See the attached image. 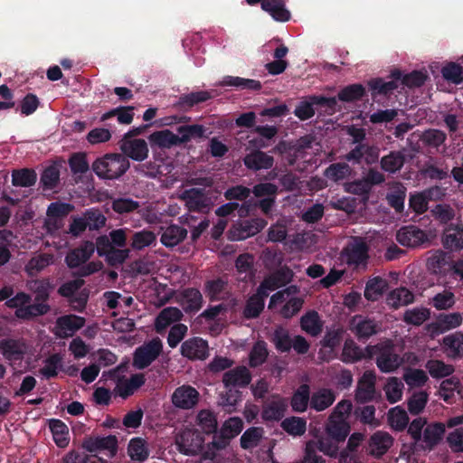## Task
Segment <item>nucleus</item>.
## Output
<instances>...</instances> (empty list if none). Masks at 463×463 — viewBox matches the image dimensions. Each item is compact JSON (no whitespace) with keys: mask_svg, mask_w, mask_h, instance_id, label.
<instances>
[{"mask_svg":"<svg viewBox=\"0 0 463 463\" xmlns=\"http://www.w3.org/2000/svg\"><path fill=\"white\" fill-rule=\"evenodd\" d=\"M367 357L375 356V364L382 373H392L402 364L403 358L396 353L395 345L392 340H385L376 345L366 346Z\"/></svg>","mask_w":463,"mask_h":463,"instance_id":"f257e3e1","label":"nucleus"},{"mask_svg":"<svg viewBox=\"0 0 463 463\" xmlns=\"http://www.w3.org/2000/svg\"><path fill=\"white\" fill-rule=\"evenodd\" d=\"M101 179H118L129 168V161L121 154H106L97 158L91 165Z\"/></svg>","mask_w":463,"mask_h":463,"instance_id":"f03ea898","label":"nucleus"},{"mask_svg":"<svg viewBox=\"0 0 463 463\" xmlns=\"http://www.w3.org/2000/svg\"><path fill=\"white\" fill-rule=\"evenodd\" d=\"M342 255L349 267L366 268L369 260V246L362 237H354L343 249Z\"/></svg>","mask_w":463,"mask_h":463,"instance_id":"7ed1b4c3","label":"nucleus"},{"mask_svg":"<svg viewBox=\"0 0 463 463\" xmlns=\"http://www.w3.org/2000/svg\"><path fill=\"white\" fill-rule=\"evenodd\" d=\"M204 438L195 429L185 428L175 437V445L180 453L188 456L199 454L203 449Z\"/></svg>","mask_w":463,"mask_h":463,"instance_id":"20e7f679","label":"nucleus"},{"mask_svg":"<svg viewBox=\"0 0 463 463\" xmlns=\"http://www.w3.org/2000/svg\"><path fill=\"white\" fill-rule=\"evenodd\" d=\"M163 351V344L159 338H154L135 350L133 365L139 370L146 369L158 358Z\"/></svg>","mask_w":463,"mask_h":463,"instance_id":"39448f33","label":"nucleus"},{"mask_svg":"<svg viewBox=\"0 0 463 463\" xmlns=\"http://www.w3.org/2000/svg\"><path fill=\"white\" fill-rule=\"evenodd\" d=\"M243 428V421L239 417H232L226 420L220 430L213 437L212 447L216 450L225 449L232 439L241 433Z\"/></svg>","mask_w":463,"mask_h":463,"instance_id":"423d86ee","label":"nucleus"},{"mask_svg":"<svg viewBox=\"0 0 463 463\" xmlns=\"http://www.w3.org/2000/svg\"><path fill=\"white\" fill-rule=\"evenodd\" d=\"M379 156V146L365 143L364 145H355V146L345 156V159L353 165L364 163L371 165L378 162Z\"/></svg>","mask_w":463,"mask_h":463,"instance_id":"0eeeda50","label":"nucleus"},{"mask_svg":"<svg viewBox=\"0 0 463 463\" xmlns=\"http://www.w3.org/2000/svg\"><path fill=\"white\" fill-rule=\"evenodd\" d=\"M81 447L90 453L107 450L113 457L118 452V441L115 435L106 437L90 435L84 437Z\"/></svg>","mask_w":463,"mask_h":463,"instance_id":"6e6552de","label":"nucleus"},{"mask_svg":"<svg viewBox=\"0 0 463 463\" xmlns=\"http://www.w3.org/2000/svg\"><path fill=\"white\" fill-rule=\"evenodd\" d=\"M199 398V392L194 387L184 384L174 391L171 401L175 408L191 410L197 405Z\"/></svg>","mask_w":463,"mask_h":463,"instance_id":"1a4fd4ad","label":"nucleus"},{"mask_svg":"<svg viewBox=\"0 0 463 463\" xmlns=\"http://www.w3.org/2000/svg\"><path fill=\"white\" fill-rule=\"evenodd\" d=\"M350 330L359 341H365L379 332L380 326L373 318L357 315L350 321Z\"/></svg>","mask_w":463,"mask_h":463,"instance_id":"9d476101","label":"nucleus"},{"mask_svg":"<svg viewBox=\"0 0 463 463\" xmlns=\"http://www.w3.org/2000/svg\"><path fill=\"white\" fill-rule=\"evenodd\" d=\"M118 144L125 157H129L135 161L141 162L148 156L147 144L144 139L122 138Z\"/></svg>","mask_w":463,"mask_h":463,"instance_id":"9b49d317","label":"nucleus"},{"mask_svg":"<svg viewBox=\"0 0 463 463\" xmlns=\"http://www.w3.org/2000/svg\"><path fill=\"white\" fill-rule=\"evenodd\" d=\"M252 379L251 373L244 365L230 369L222 375V383L225 388H245Z\"/></svg>","mask_w":463,"mask_h":463,"instance_id":"f8f14e48","label":"nucleus"},{"mask_svg":"<svg viewBox=\"0 0 463 463\" xmlns=\"http://www.w3.org/2000/svg\"><path fill=\"white\" fill-rule=\"evenodd\" d=\"M26 344L24 339L2 338L0 339V353L7 361L16 362L24 359L26 354Z\"/></svg>","mask_w":463,"mask_h":463,"instance_id":"ddd939ff","label":"nucleus"},{"mask_svg":"<svg viewBox=\"0 0 463 463\" xmlns=\"http://www.w3.org/2000/svg\"><path fill=\"white\" fill-rule=\"evenodd\" d=\"M442 245L450 251H459L463 249V223H449L443 230Z\"/></svg>","mask_w":463,"mask_h":463,"instance_id":"4468645a","label":"nucleus"},{"mask_svg":"<svg viewBox=\"0 0 463 463\" xmlns=\"http://www.w3.org/2000/svg\"><path fill=\"white\" fill-rule=\"evenodd\" d=\"M397 241L402 246L417 247L428 241L424 231L414 225L402 227L396 233Z\"/></svg>","mask_w":463,"mask_h":463,"instance_id":"2eb2a0df","label":"nucleus"},{"mask_svg":"<svg viewBox=\"0 0 463 463\" xmlns=\"http://www.w3.org/2000/svg\"><path fill=\"white\" fill-rule=\"evenodd\" d=\"M177 301L187 314L198 312L203 303V295L195 288H184L177 296Z\"/></svg>","mask_w":463,"mask_h":463,"instance_id":"dca6fc26","label":"nucleus"},{"mask_svg":"<svg viewBox=\"0 0 463 463\" xmlns=\"http://www.w3.org/2000/svg\"><path fill=\"white\" fill-rule=\"evenodd\" d=\"M208 343L201 337H192L181 345V354L190 360H204L208 356Z\"/></svg>","mask_w":463,"mask_h":463,"instance_id":"f3484780","label":"nucleus"},{"mask_svg":"<svg viewBox=\"0 0 463 463\" xmlns=\"http://www.w3.org/2000/svg\"><path fill=\"white\" fill-rule=\"evenodd\" d=\"M274 162L272 156L260 149H255L243 157L246 168L254 172L271 169Z\"/></svg>","mask_w":463,"mask_h":463,"instance_id":"a211bd4d","label":"nucleus"},{"mask_svg":"<svg viewBox=\"0 0 463 463\" xmlns=\"http://www.w3.org/2000/svg\"><path fill=\"white\" fill-rule=\"evenodd\" d=\"M375 394V376L372 372H365L359 379L354 399L358 403H366L373 400Z\"/></svg>","mask_w":463,"mask_h":463,"instance_id":"6ab92c4d","label":"nucleus"},{"mask_svg":"<svg viewBox=\"0 0 463 463\" xmlns=\"http://www.w3.org/2000/svg\"><path fill=\"white\" fill-rule=\"evenodd\" d=\"M95 246L90 241H85L80 246L70 250L65 256V263L70 269H76L86 263L94 253Z\"/></svg>","mask_w":463,"mask_h":463,"instance_id":"aec40b11","label":"nucleus"},{"mask_svg":"<svg viewBox=\"0 0 463 463\" xmlns=\"http://www.w3.org/2000/svg\"><path fill=\"white\" fill-rule=\"evenodd\" d=\"M392 436L384 431H376L369 439V453L377 458L384 455L392 445Z\"/></svg>","mask_w":463,"mask_h":463,"instance_id":"412c9836","label":"nucleus"},{"mask_svg":"<svg viewBox=\"0 0 463 463\" xmlns=\"http://www.w3.org/2000/svg\"><path fill=\"white\" fill-rule=\"evenodd\" d=\"M367 357L366 347L361 348L352 338H347L341 353V361L345 364H354Z\"/></svg>","mask_w":463,"mask_h":463,"instance_id":"4be33fe9","label":"nucleus"},{"mask_svg":"<svg viewBox=\"0 0 463 463\" xmlns=\"http://www.w3.org/2000/svg\"><path fill=\"white\" fill-rule=\"evenodd\" d=\"M151 146H156L159 148H171L180 146L179 135L173 133L169 129L155 131L148 137Z\"/></svg>","mask_w":463,"mask_h":463,"instance_id":"5701e85b","label":"nucleus"},{"mask_svg":"<svg viewBox=\"0 0 463 463\" xmlns=\"http://www.w3.org/2000/svg\"><path fill=\"white\" fill-rule=\"evenodd\" d=\"M184 198L190 211L203 212L209 206L208 198L203 189L192 188L184 193Z\"/></svg>","mask_w":463,"mask_h":463,"instance_id":"b1692460","label":"nucleus"},{"mask_svg":"<svg viewBox=\"0 0 463 463\" xmlns=\"http://www.w3.org/2000/svg\"><path fill=\"white\" fill-rule=\"evenodd\" d=\"M440 193V189L436 186L423 193L411 194L409 199V206L415 213L421 214L428 210V201L432 200L434 195Z\"/></svg>","mask_w":463,"mask_h":463,"instance_id":"393cba45","label":"nucleus"},{"mask_svg":"<svg viewBox=\"0 0 463 463\" xmlns=\"http://www.w3.org/2000/svg\"><path fill=\"white\" fill-rule=\"evenodd\" d=\"M443 348L449 357L458 359L463 357V334L455 332L442 339Z\"/></svg>","mask_w":463,"mask_h":463,"instance_id":"a878e982","label":"nucleus"},{"mask_svg":"<svg viewBox=\"0 0 463 463\" xmlns=\"http://www.w3.org/2000/svg\"><path fill=\"white\" fill-rule=\"evenodd\" d=\"M182 311L175 307H168L162 309L157 315L155 327L157 333H161L172 323L178 322L183 318Z\"/></svg>","mask_w":463,"mask_h":463,"instance_id":"bb28decb","label":"nucleus"},{"mask_svg":"<svg viewBox=\"0 0 463 463\" xmlns=\"http://www.w3.org/2000/svg\"><path fill=\"white\" fill-rule=\"evenodd\" d=\"M427 266L435 274H444L447 270L451 271L452 263L448 253L439 250L428 258Z\"/></svg>","mask_w":463,"mask_h":463,"instance_id":"cd10ccee","label":"nucleus"},{"mask_svg":"<svg viewBox=\"0 0 463 463\" xmlns=\"http://www.w3.org/2000/svg\"><path fill=\"white\" fill-rule=\"evenodd\" d=\"M186 236V229L177 224H171L164 230L160 241L165 247L172 248L183 241Z\"/></svg>","mask_w":463,"mask_h":463,"instance_id":"c85d7f7f","label":"nucleus"},{"mask_svg":"<svg viewBox=\"0 0 463 463\" xmlns=\"http://www.w3.org/2000/svg\"><path fill=\"white\" fill-rule=\"evenodd\" d=\"M267 222L260 217L243 220L239 223L238 240H245L259 233L265 226Z\"/></svg>","mask_w":463,"mask_h":463,"instance_id":"c756f323","label":"nucleus"},{"mask_svg":"<svg viewBox=\"0 0 463 463\" xmlns=\"http://www.w3.org/2000/svg\"><path fill=\"white\" fill-rule=\"evenodd\" d=\"M51 307L48 303L35 302L27 304L24 308L15 310L14 315L17 318L23 320H31L36 317L43 316L49 313Z\"/></svg>","mask_w":463,"mask_h":463,"instance_id":"7c9ffc66","label":"nucleus"},{"mask_svg":"<svg viewBox=\"0 0 463 463\" xmlns=\"http://www.w3.org/2000/svg\"><path fill=\"white\" fill-rule=\"evenodd\" d=\"M405 164V155L402 151H391L380 160L382 170L389 174L400 171Z\"/></svg>","mask_w":463,"mask_h":463,"instance_id":"2f4dec72","label":"nucleus"},{"mask_svg":"<svg viewBox=\"0 0 463 463\" xmlns=\"http://www.w3.org/2000/svg\"><path fill=\"white\" fill-rule=\"evenodd\" d=\"M128 454L133 461L145 462L149 457L146 441L139 437L131 439L128 445Z\"/></svg>","mask_w":463,"mask_h":463,"instance_id":"473e14b6","label":"nucleus"},{"mask_svg":"<svg viewBox=\"0 0 463 463\" xmlns=\"http://www.w3.org/2000/svg\"><path fill=\"white\" fill-rule=\"evenodd\" d=\"M300 326L303 331L311 336L318 335L323 330V323L317 311L312 310L306 313L300 318Z\"/></svg>","mask_w":463,"mask_h":463,"instance_id":"72a5a7b5","label":"nucleus"},{"mask_svg":"<svg viewBox=\"0 0 463 463\" xmlns=\"http://www.w3.org/2000/svg\"><path fill=\"white\" fill-rule=\"evenodd\" d=\"M367 84L373 99H376L378 96L387 97L398 88V83L394 80L384 81L382 78L372 79Z\"/></svg>","mask_w":463,"mask_h":463,"instance_id":"f704fd0d","label":"nucleus"},{"mask_svg":"<svg viewBox=\"0 0 463 463\" xmlns=\"http://www.w3.org/2000/svg\"><path fill=\"white\" fill-rule=\"evenodd\" d=\"M414 295L406 288H399L391 291L387 298L386 303L389 307L397 309L402 306H407L412 303Z\"/></svg>","mask_w":463,"mask_h":463,"instance_id":"c9c22d12","label":"nucleus"},{"mask_svg":"<svg viewBox=\"0 0 463 463\" xmlns=\"http://www.w3.org/2000/svg\"><path fill=\"white\" fill-rule=\"evenodd\" d=\"M335 400V395L332 390L320 389L312 394L310 407L317 411H322L331 406Z\"/></svg>","mask_w":463,"mask_h":463,"instance_id":"e433bc0d","label":"nucleus"},{"mask_svg":"<svg viewBox=\"0 0 463 463\" xmlns=\"http://www.w3.org/2000/svg\"><path fill=\"white\" fill-rule=\"evenodd\" d=\"M49 428L52 431L53 440L59 448H65L68 446L69 429L67 425L61 420L52 419L49 422Z\"/></svg>","mask_w":463,"mask_h":463,"instance_id":"4c0bfd02","label":"nucleus"},{"mask_svg":"<svg viewBox=\"0 0 463 463\" xmlns=\"http://www.w3.org/2000/svg\"><path fill=\"white\" fill-rule=\"evenodd\" d=\"M387 281L381 277L369 279L364 288V298L369 301L378 300L387 289Z\"/></svg>","mask_w":463,"mask_h":463,"instance_id":"58836bf2","label":"nucleus"},{"mask_svg":"<svg viewBox=\"0 0 463 463\" xmlns=\"http://www.w3.org/2000/svg\"><path fill=\"white\" fill-rule=\"evenodd\" d=\"M28 288L34 294L35 302L47 303L52 285L48 279H34L28 283Z\"/></svg>","mask_w":463,"mask_h":463,"instance_id":"ea45409f","label":"nucleus"},{"mask_svg":"<svg viewBox=\"0 0 463 463\" xmlns=\"http://www.w3.org/2000/svg\"><path fill=\"white\" fill-rule=\"evenodd\" d=\"M445 433V425L440 422H436L428 425L423 432V441L426 448L429 449H433L439 443Z\"/></svg>","mask_w":463,"mask_h":463,"instance_id":"a19ab883","label":"nucleus"},{"mask_svg":"<svg viewBox=\"0 0 463 463\" xmlns=\"http://www.w3.org/2000/svg\"><path fill=\"white\" fill-rule=\"evenodd\" d=\"M221 86L235 87L239 90H260L262 87L260 80L244 79L237 76H225L220 83Z\"/></svg>","mask_w":463,"mask_h":463,"instance_id":"79ce46f5","label":"nucleus"},{"mask_svg":"<svg viewBox=\"0 0 463 463\" xmlns=\"http://www.w3.org/2000/svg\"><path fill=\"white\" fill-rule=\"evenodd\" d=\"M37 181L36 172L32 168L15 169L12 172V184L20 187H31Z\"/></svg>","mask_w":463,"mask_h":463,"instance_id":"37998d69","label":"nucleus"},{"mask_svg":"<svg viewBox=\"0 0 463 463\" xmlns=\"http://www.w3.org/2000/svg\"><path fill=\"white\" fill-rule=\"evenodd\" d=\"M310 388L307 384H301L294 392L291 398V407L296 412H304L307 411L310 402Z\"/></svg>","mask_w":463,"mask_h":463,"instance_id":"c03bdc74","label":"nucleus"},{"mask_svg":"<svg viewBox=\"0 0 463 463\" xmlns=\"http://www.w3.org/2000/svg\"><path fill=\"white\" fill-rule=\"evenodd\" d=\"M196 423L204 434L217 433V419L214 413L209 410H201L196 416Z\"/></svg>","mask_w":463,"mask_h":463,"instance_id":"a18cd8bd","label":"nucleus"},{"mask_svg":"<svg viewBox=\"0 0 463 463\" xmlns=\"http://www.w3.org/2000/svg\"><path fill=\"white\" fill-rule=\"evenodd\" d=\"M328 435L336 442L345 441L350 432V426L345 420L329 419L326 428Z\"/></svg>","mask_w":463,"mask_h":463,"instance_id":"49530a36","label":"nucleus"},{"mask_svg":"<svg viewBox=\"0 0 463 463\" xmlns=\"http://www.w3.org/2000/svg\"><path fill=\"white\" fill-rule=\"evenodd\" d=\"M286 410L285 402L282 399L277 398L263 406L262 418L266 420H279L283 418Z\"/></svg>","mask_w":463,"mask_h":463,"instance_id":"de8ad7c7","label":"nucleus"},{"mask_svg":"<svg viewBox=\"0 0 463 463\" xmlns=\"http://www.w3.org/2000/svg\"><path fill=\"white\" fill-rule=\"evenodd\" d=\"M365 94V88L360 83H354L344 87L338 92L337 99L343 102H355L362 100Z\"/></svg>","mask_w":463,"mask_h":463,"instance_id":"09e8293b","label":"nucleus"},{"mask_svg":"<svg viewBox=\"0 0 463 463\" xmlns=\"http://www.w3.org/2000/svg\"><path fill=\"white\" fill-rule=\"evenodd\" d=\"M40 183L44 191L55 189L60 184L59 165L53 164L45 167L41 175Z\"/></svg>","mask_w":463,"mask_h":463,"instance_id":"8fccbe9b","label":"nucleus"},{"mask_svg":"<svg viewBox=\"0 0 463 463\" xmlns=\"http://www.w3.org/2000/svg\"><path fill=\"white\" fill-rule=\"evenodd\" d=\"M206 128L203 125H183L177 128V133L181 146L186 144L192 139L202 138L204 137Z\"/></svg>","mask_w":463,"mask_h":463,"instance_id":"3c124183","label":"nucleus"},{"mask_svg":"<svg viewBox=\"0 0 463 463\" xmlns=\"http://www.w3.org/2000/svg\"><path fill=\"white\" fill-rule=\"evenodd\" d=\"M270 341L280 353H288L292 348V339L288 329L278 326L274 330Z\"/></svg>","mask_w":463,"mask_h":463,"instance_id":"603ef678","label":"nucleus"},{"mask_svg":"<svg viewBox=\"0 0 463 463\" xmlns=\"http://www.w3.org/2000/svg\"><path fill=\"white\" fill-rule=\"evenodd\" d=\"M146 378L143 373L132 374L129 379L120 383L118 385L119 395L122 398H128L132 395L135 391L145 384Z\"/></svg>","mask_w":463,"mask_h":463,"instance_id":"864d4df0","label":"nucleus"},{"mask_svg":"<svg viewBox=\"0 0 463 463\" xmlns=\"http://www.w3.org/2000/svg\"><path fill=\"white\" fill-rule=\"evenodd\" d=\"M269 356L267 343L264 340H258L252 346L249 355V364L252 368L262 365Z\"/></svg>","mask_w":463,"mask_h":463,"instance_id":"5fc2aeb1","label":"nucleus"},{"mask_svg":"<svg viewBox=\"0 0 463 463\" xmlns=\"http://www.w3.org/2000/svg\"><path fill=\"white\" fill-rule=\"evenodd\" d=\"M264 430L260 427H250L241 435L240 442L243 449L256 448L263 438Z\"/></svg>","mask_w":463,"mask_h":463,"instance_id":"6e6d98bb","label":"nucleus"},{"mask_svg":"<svg viewBox=\"0 0 463 463\" xmlns=\"http://www.w3.org/2000/svg\"><path fill=\"white\" fill-rule=\"evenodd\" d=\"M133 110H134V107H132V106L118 107L116 109H112L109 111L104 113L101 116L100 120L106 121L114 117H117V119L120 124L128 125L133 121V118H134Z\"/></svg>","mask_w":463,"mask_h":463,"instance_id":"4d7b16f0","label":"nucleus"},{"mask_svg":"<svg viewBox=\"0 0 463 463\" xmlns=\"http://www.w3.org/2000/svg\"><path fill=\"white\" fill-rule=\"evenodd\" d=\"M61 366L62 356L58 353H55L45 359L44 365L39 372L45 379H52L58 375V371Z\"/></svg>","mask_w":463,"mask_h":463,"instance_id":"13d9d810","label":"nucleus"},{"mask_svg":"<svg viewBox=\"0 0 463 463\" xmlns=\"http://www.w3.org/2000/svg\"><path fill=\"white\" fill-rule=\"evenodd\" d=\"M441 75L445 80L454 85L463 83V67L457 62L450 61L444 65Z\"/></svg>","mask_w":463,"mask_h":463,"instance_id":"bf43d9fd","label":"nucleus"},{"mask_svg":"<svg viewBox=\"0 0 463 463\" xmlns=\"http://www.w3.org/2000/svg\"><path fill=\"white\" fill-rule=\"evenodd\" d=\"M352 169L346 163H334L326 168L324 175L334 182H340L351 175Z\"/></svg>","mask_w":463,"mask_h":463,"instance_id":"052dcab7","label":"nucleus"},{"mask_svg":"<svg viewBox=\"0 0 463 463\" xmlns=\"http://www.w3.org/2000/svg\"><path fill=\"white\" fill-rule=\"evenodd\" d=\"M213 98L211 92L201 90L182 95L178 99V106L182 109H190L194 105L205 102Z\"/></svg>","mask_w":463,"mask_h":463,"instance_id":"680f3d73","label":"nucleus"},{"mask_svg":"<svg viewBox=\"0 0 463 463\" xmlns=\"http://www.w3.org/2000/svg\"><path fill=\"white\" fill-rule=\"evenodd\" d=\"M275 289L284 287L290 283L294 278L293 270L287 265L279 266V268L274 271L271 275L267 277Z\"/></svg>","mask_w":463,"mask_h":463,"instance_id":"e2e57ef3","label":"nucleus"},{"mask_svg":"<svg viewBox=\"0 0 463 463\" xmlns=\"http://www.w3.org/2000/svg\"><path fill=\"white\" fill-rule=\"evenodd\" d=\"M85 325V318L76 315H65L57 319V326L61 330L75 332Z\"/></svg>","mask_w":463,"mask_h":463,"instance_id":"0e129e2a","label":"nucleus"},{"mask_svg":"<svg viewBox=\"0 0 463 463\" xmlns=\"http://www.w3.org/2000/svg\"><path fill=\"white\" fill-rule=\"evenodd\" d=\"M456 303V297L449 290L437 293L430 301V304L437 310H448Z\"/></svg>","mask_w":463,"mask_h":463,"instance_id":"69168bd1","label":"nucleus"},{"mask_svg":"<svg viewBox=\"0 0 463 463\" xmlns=\"http://www.w3.org/2000/svg\"><path fill=\"white\" fill-rule=\"evenodd\" d=\"M406 197V188L402 185L396 186L386 195L388 204L395 210L396 213H402L404 210V201Z\"/></svg>","mask_w":463,"mask_h":463,"instance_id":"338daca9","label":"nucleus"},{"mask_svg":"<svg viewBox=\"0 0 463 463\" xmlns=\"http://www.w3.org/2000/svg\"><path fill=\"white\" fill-rule=\"evenodd\" d=\"M388 420L391 426L396 430H403L409 424L407 412L399 406L389 411Z\"/></svg>","mask_w":463,"mask_h":463,"instance_id":"774afa93","label":"nucleus"}]
</instances>
